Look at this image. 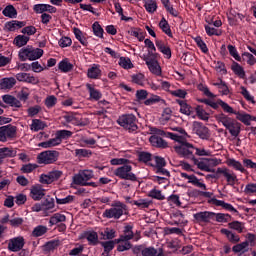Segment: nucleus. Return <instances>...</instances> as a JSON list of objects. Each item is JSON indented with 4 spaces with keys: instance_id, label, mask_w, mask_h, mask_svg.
<instances>
[{
    "instance_id": "nucleus-1",
    "label": "nucleus",
    "mask_w": 256,
    "mask_h": 256,
    "mask_svg": "<svg viewBox=\"0 0 256 256\" xmlns=\"http://www.w3.org/2000/svg\"><path fill=\"white\" fill-rule=\"evenodd\" d=\"M215 119L218 121V123H222L223 127L229 131L232 137H237L241 134V123H239L237 120L224 113L217 114Z\"/></svg>"
},
{
    "instance_id": "nucleus-2",
    "label": "nucleus",
    "mask_w": 256,
    "mask_h": 256,
    "mask_svg": "<svg viewBox=\"0 0 256 256\" xmlns=\"http://www.w3.org/2000/svg\"><path fill=\"white\" fill-rule=\"evenodd\" d=\"M123 215H127V205L121 201L112 203L110 209H106L102 217L104 219H121Z\"/></svg>"
},
{
    "instance_id": "nucleus-3",
    "label": "nucleus",
    "mask_w": 256,
    "mask_h": 256,
    "mask_svg": "<svg viewBox=\"0 0 256 256\" xmlns=\"http://www.w3.org/2000/svg\"><path fill=\"white\" fill-rule=\"evenodd\" d=\"M117 124L123 127L128 133H135L139 126H137V116L134 114H122L117 119Z\"/></svg>"
},
{
    "instance_id": "nucleus-4",
    "label": "nucleus",
    "mask_w": 256,
    "mask_h": 256,
    "mask_svg": "<svg viewBox=\"0 0 256 256\" xmlns=\"http://www.w3.org/2000/svg\"><path fill=\"white\" fill-rule=\"evenodd\" d=\"M133 166L126 164L123 166H120L114 170L115 177H118V179H124V181H132L135 183L136 181H139L137 178V175L132 172Z\"/></svg>"
},
{
    "instance_id": "nucleus-5",
    "label": "nucleus",
    "mask_w": 256,
    "mask_h": 256,
    "mask_svg": "<svg viewBox=\"0 0 256 256\" xmlns=\"http://www.w3.org/2000/svg\"><path fill=\"white\" fill-rule=\"evenodd\" d=\"M37 159L40 165H51L52 163H55L57 159H59V152L55 150H46L44 152H41L38 155Z\"/></svg>"
},
{
    "instance_id": "nucleus-6",
    "label": "nucleus",
    "mask_w": 256,
    "mask_h": 256,
    "mask_svg": "<svg viewBox=\"0 0 256 256\" xmlns=\"http://www.w3.org/2000/svg\"><path fill=\"white\" fill-rule=\"evenodd\" d=\"M175 151L178 155L185 157V159H191V161L195 159V155H193L195 153V147L189 142H184L180 146H176Z\"/></svg>"
},
{
    "instance_id": "nucleus-7",
    "label": "nucleus",
    "mask_w": 256,
    "mask_h": 256,
    "mask_svg": "<svg viewBox=\"0 0 256 256\" xmlns=\"http://www.w3.org/2000/svg\"><path fill=\"white\" fill-rule=\"evenodd\" d=\"M17 135V127L11 124L0 127V141L7 143V139H14Z\"/></svg>"
},
{
    "instance_id": "nucleus-8",
    "label": "nucleus",
    "mask_w": 256,
    "mask_h": 256,
    "mask_svg": "<svg viewBox=\"0 0 256 256\" xmlns=\"http://www.w3.org/2000/svg\"><path fill=\"white\" fill-rule=\"evenodd\" d=\"M93 177H95L93 170H82L73 177V183L74 185H81L82 187L83 183H87V181H90Z\"/></svg>"
},
{
    "instance_id": "nucleus-9",
    "label": "nucleus",
    "mask_w": 256,
    "mask_h": 256,
    "mask_svg": "<svg viewBox=\"0 0 256 256\" xmlns=\"http://www.w3.org/2000/svg\"><path fill=\"white\" fill-rule=\"evenodd\" d=\"M63 176V172L59 170H54L49 172L48 174H42L40 176V183L43 185H51L54 181H59Z\"/></svg>"
},
{
    "instance_id": "nucleus-10",
    "label": "nucleus",
    "mask_w": 256,
    "mask_h": 256,
    "mask_svg": "<svg viewBox=\"0 0 256 256\" xmlns=\"http://www.w3.org/2000/svg\"><path fill=\"white\" fill-rule=\"evenodd\" d=\"M193 131L200 137V139H209L210 134H209V128L203 125L202 122L199 121H194L193 122Z\"/></svg>"
},
{
    "instance_id": "nucleus-11",
    "label": "nucleus",
    "mask_w": 256,
    "mask_h": 256,
    "mask_svg": "<svg viewBox=\"0 0 256 256\" xmlns=\"http://www.w3.org/2000/svg\"><path fill=\"white\" fill-rule=\"evenodd\" d=\"M23 247H25V238H23L22 236L12 238L8 243V249L12 253H17L21 251Z\"/></svg>"
},
{
    "instance_id": "nucleus-12",
    "label": "nucleus",
    "mask_w": 256,
    "mask_h": 256,
    "mask_svg": "<svg viewBox=\"0 0 256 256\" xmlns=\"http://www.w3.org/2000/svg\"><path fill=\"white\" fill-rule=\"evenodd\" d=\"M218 173H220V175H223L227 181V185H230V187H234L235 183L237 181H239V179H237V174L231 172V170H229V168L224 167V168H218Z\"/></svg>"
},
{
    "instance_id": "nucleus-13",
    "label": "nucleus",
    "mask_w": 256,
    "mask_h": 256,
    "mask_svg": "<svg viewBox=\"0 0 256 256\" xmlns=\"http://www.w3.org/2000/svg\"><path fill=\"white\" fill-rule=\"evenodd\" d=\"M220 233L221 235H225L229 243H232V245H237V243L241 242V236H239V234L233 232L232 230L222 228L220 230Z\"/></svg>"
},
{
    "instance_id": "nucleus-14",
    "label": "nucleus",
    "mask_w": 256,
    "mask_h": 256,
    "mask_svg": "<svg viewBox=\"0 0 256 256\" xmlns=\"http://www.w3.org/2000/svg\"><path fill=\"white\" fill-rule=\"evenodd\" d=\"M193 217L197 223H209V220L215 217V212H197L196 214H193Z\"/></svg>"
},
{
    "instance_id": "nucleus-15",
    "label": "nucleus",
    "mask_w": 256,
    "mask_h": 256,
    "mask_svg": "<svg viewBox=\"0 0 256 256\" xmlns=\"http://www.w3.org/2000/svg\"><path fill=\"white\" fill-rule=\"evenodd\" d=\"M155 45L158 51H160V53H162L166 59H171L172 53L171 46H169V44L163 42L162 40H156Z\"/></svg>"
},
{
    "instance_id": "nucleus-16",
    "label": "nucleus",
    "mask_w": 256,
    "mask_h": 256,
    "mask_svg": "<svg viewBox=\"0 0 256 256\" xmlns=\"http://www.w3.org/2000/svg\"><path fill=\"white\" fill-rule=\"evenodd\" d=\"M133 237H135V233H133V225L128 224L124 227L123 234L116 239V243H121V241H131Z\"/></svg>"
},
{
    "instance_id": "nucleus-17",
    "label": "nucleus",
    "mask_w": 256,
    "mask_h": 256,
    "mask_svg": "<svg viewBox=\"0 0 256 256\" xmlns=\"http://www.w3.org/2000/svg\"><path fill=\"white\" fill-rule=\"evenodd\" d=\"M209 203H211V205H215L216 207H222L223 209H226V211H230L231 213H239V211H237V209H235L233 205H231L230 203H226L223 200H218L217 198H211L209 200Z\"/></svg>"
},
{
    "instance_id": "nucleus-18",
    "label": "nucleus",
    "mask_w": 256,
    "mask_h": 256,
    "mask_svg": "<svg viewBox=\"0 0 256 256\" xmlns=\"http://www.w3.org/2000/svg\"><path fill=\"white\" fill-rule=\"evenodd\" d=\"M33 10L37 14L41 13H57V8L50 4H35Z\"/></svg>"
},
{
    "instance_id": "nucleus-19",
    "label": "nucleus",
    "mask_w": 256,
    "mask_h": 256,
    "mask_svg": "<svg viewBox=\"0 0 256 256\" xmlns=\"http://www.w3.org/2000/svg\"><path fill=\"white\" fill-rule=\"evenodd\" d=\"M30 197L34 201H41L43 197H45V189H43L40 185H34L30 189Z\"/></svg>"
},
{
    "instance_id": "nucleus-20",
    "label": "nucleus",
    "mask_w": 256,
    "mask_h": 256,
    "mask_svg": "<svg viewBox=\"0 0 256 256\" xmlns=\"http://www.w3.org/2000/svg\"><path fill=\"white\" fill-rule=\"evenodd\" d=\"M27 25L25 21L12 20L5 23V29L7 31H17V29H23Z\"/></svg>"
},
{
    "instance_id": "nucleus-21",
    "label": "nucleus",
    "mask_w": 256,
    "mask_h": 256,
    "mask_svg": "<svg viewBox=\"0 0 256 256\" xmlns=\"http://www.w3.org/2000/svg\"><path fill=\"white\" fill-rule=\"evenodd\" d=\"M158 27L159 29H161V31L165 33V35L173 39V32L171 31V25H169V22L167 21V19H165V17H162V19L158 24Z\"/></svg>"
},
{
    "instance_id": "nucleus-22",
    "label": "nucleus",
    "mask_w": 256,
    "mask_h": 256,
    "mask_svg": "<svg viewBox=\"0 0 256 256\" xmlns=\"http://www.w3.org/2000/svg\"><path fill=\"white\" fill-rule=\"evenodd\" d=\"M2 101H4L6 105H10V107H22L21 101H19L16 97L11 96L9 94L3 95Z\"/></svg>"
},
{
    "instance_id": "nucleus-23",
    "label": "nucleus",
    "mask_w": 256,
    "mask_h": 256,
    "mask_svg": "<svg viewBox=\"0 0 256 256\" xmlns=\"http://www.w3.org/2000/svg\"><path fill=\"white\" fill-rule=\"evenodd\" d=\"M236 119L238 121H241V123H243V125H246L247 127H249V125H251V121H253V119H255V116H253L251 114H247V113L237 112Z\"/></svg>"
},
{
    "instance_id": "nucleus-24",
    "label": "nucleus",
    "mask_w": 256,
    "mask_h": 256,
    "mask_svg": "<svg viewBox=\"0 0 256 256\" xmlns=\"http://www.w3.org/2000/svg\"><path fill=\"white\" fill-rule=\"evenodd\" d=\"M231 69L233 73L236 74L237 77H239L240 79H247V74L245 73V69L239 63L233 62L231 65Z\"/></svg>"
},
{
    "instance_id": "nucleus-25",
    "label": "nucleus",
    "mask_w": 256,
    "mask_h": 256,
    "mask_svg": "<svg viewBox=\"0 0 256 256\" xmlns=\"http://www.w3.org/2000/svg\"><path fill=\"white\" fill-rule=\"evenodd\" d=\"M100 244L104 247L103 256H109V253L115 249V245H117V239L109 240L105 242H100Z\"/></svg>"
},
{
    "instance_id": "nucleus-26",
    "label": "nucleus",
    "mask_w": 256,
    "mask_h": 256,
    "mask_svg": "<svg viewBox=\"0 0 256 256\" xmlns=\"http://www.w3.org/2000/svg\"><path fill=\"white\" fill-rule=\"evenodd\" d=\"M232 251L233 253L237 254V253H247L249 251V241H244L242 243H236L233 247H232Z\"/></svg>"
},
{
    "instance_id": "nucleus-27",
    "label": "nucleus",
    "mask_w": 256,
    "mask_h": 256,
    "mask_svg": "<svg viewBox=\"0 0 256 256\" xmlns=\"http://www.w3.org/2000/svg\"><path fill=\"white\" fill-rule=\"evenodd\" d=\"M55 135L61 145L63 141H67V139H71V137H73V132L70 130H58Z\"/></svg>"
},
{
    "instance_id": "nucleus-28",
    "label": "nucleus",
    "mask_w": 256,
    "mask_h": 256,
    "mask_svg": "<svg viewBox=\"0 0 256 256\" xmlns=\"http://www.w3.org/2000/svg\"><path fill=\"white\" fill-rule=\"evenodd\" d=\"M16 84H17V80H15V78L13 77L2 78L0 80L1 89H13V87H15Z\"/></svg>"
},
{
    "instance_id": "nucleus-29",
    "label": "nucleus",
    "mask_w": 256,
    "mask_h": 256,
    "mask_svg": "<svg viewBox=\"0 0 256 256\" xmlns=\"http://www.w3.org/2000/svg\"><path fill=\"white\" fill-rule=\"evenodd\" d=\"M86 88L90 95V99H94V101H99V99H101V97H103V94L101 93V91H99L98 89L93 87V85L86 84Z\"/></svg>"
},
{
    "instance_id": "nucleus-30",
    "label": "nucleus",
    "mask_w": 256,
    "mask_h": 256,
    "mask_svg": "<svg viewBox=\"0 0 256 256\" xmlns=\"http://www.w3.org/2000/svg\"><path fill=\"white\" fill-rule=\"evenodd\" d=\"M138 161L140 163H145V165H150V167H153V164L149 163L153 161V154H151L150 152L142 151L138 154Z\"/></svg>"
},
{
    "instance_id": "nucleus-31",
    "label": "nucleus",
    "mask_w": 256,
    "mask_h": 256,
    "mask_svg": "<svg viewBox=\"0 0 256 256\" xmlns=\"http://www.w3.org/2000/svg\"><path fill=\"white\" fill-rule=\"evenodd\" d=\"M2 14L9 19H17V9L11 4L3 9Z\"/></svg>"
},
{
    "instance_id": "nucleus-32",
    "label": "nucleus",
    "mask_w": 256,
    "mask_h": 256,
    "mask_svg": "<svg viewBox=\"0 0 256 256\" xmlns=\"http://www.w3.org/2000/svg\"><path fill=\"white\" fill-rule=\"evenodd\" d=\"M73 67V64H71L67 59H63L58 63V69L61 73H69L73 71Z\"/></svg>"
},
{
    "instance_id": "nucleus-33",
    "label": "nucleus",
    "mask_w": 256,
    "mask_h": 256,
    "mask_svg": "<svg viewBox=\"0 0 256 256\" xmlns=\"http://www.w3.org/2000/svg\"><path fill=\"white\" fill-rule=\"evenodd\" d=\"M67 221V217L64 214L56 213L49 220V227H53V225H57V223H65Z\"/></svg>"
},
{
    "instance_id": "nucleus-34",
    "label": "nucleus",
    "mask_w": 256,
    "mask_h": 256,
    "mask_svg": "<svg viewBox=\"0 0 256 256\" xmlns=\"http://www.w3.org/2000/svg\"><path fill=\"white\" fill-rule=\"evenodd\" d=\"M177 103L180 105V113L183 115H191L193 113V108L185 100H177Z\"/></svg>"
},
{
    "instance_id": "nucleus-35",
    "label": "nucleus",
    "mask_w": 256,
    "mask_h": 256,
    "mask_svg": "<svg viewBox=\"0 0 256 256\" xmlns=\"http://www.w3.org/2000/svg\"><path fill=\"white\" fill-rule=\"evenodd\" d=\"M117 251L119 253H123V251H129L130 249H133V244L129 242V240H120V242L116 243Z\"/></svg>"
},
{
    "instance_id": "nucleus-36",
    "label": "nucleus",
    "mask_w": 256,
    "mask_h": 256,
    "mask_svg": "<svg viewBox=\"0 0 256 256\" xmlns=\"http://www.w3.org/2000/svg\"><path fill=\"white\" fill-rule=\"evenodd\" d=\"M217 107L219 109V106L222 107L224 113H230L231 115H237V111H235L233 109V107H231L229 104H227V102H224L221 99H218L217 102Z\"/></svg>"
},
{
    "instance_id": "nucleus-37",
    "label": "nucleus",
    "mask_w": 256,
    "mask_h": 256,
    "mask_svg": "<svg viewBox=\"0 0 256 256\" xmlns=\"http://www.w3.org/2000/svg\"><path fill=\"white\" fill-rule=\"evenodd\" d=\"M85 237L89 245H99V235L95 231L86 232Z\"/></svg>"
},
{
    "instance_id": "nucleus-38",
    "label": "nucleus",
    "mask_w": 256,
    "mask_h": 256,
    "mask_svg": "<svg viewBox=\"0 0 256 256\" xmlns=\"http://www.w3.org/2000/svg\"><path fill=\"white\" fill-rule=\"evenodd\" d=\"M228 167H233L235 171H240V173H247V170L243 168V164L235 159H228L227 161Z\"/></svg>"
},
{
    "instance_id": "nucleus-39",
    "label": "nucleus",
    "mask_w": 256,
    "mask_h": 256,
    "mask_svg": "<svg viewBox=\"0 0 256 256\" xmlns=\"http://www.w3.org/2000/svg\"><path fill=\"white\" fill-rule=\"evenodd\" d=\"M188 183H191V185H194V187H199L200 189L207 191V185H205L203 182H200L199 178H197V176L194 174L188 176Z\"/></svg>"
},
{
    "instance_id": "nucleus-40",
    "label": "nucleus",
    "mask_w": 256,
    "mask_h": 256,
    "mask_svg": "<svg viewBox=\"0 0 256 256\" xmlns=\"http://www.w3.org/2000/svg\"><path fill=\"white\" fill-rule=\"evenodd\" d=\"M61 145L57 136L55 138L49 139L48 141L41 142L38 146L42 147L43 149H51V147H57Z\"/></svg>"
},
{
    "instance_id": "nucleus-41",
    "label": "nucleus",
    "mask_w": 256,
    "mask_h": 256,
    "mask_svg": "<svg viewBox=\"0 0 256 256\" xmlns=\"http://www.w3.org/2000/svg\"><path fill=\"white\" fill-rule=\"evenodd\" d=\"M150 143H152L154 147H160L162 149H165V147H167V143L165 142V140L155 135L150 137Z\"/></svg>"
},
{
    "instance_id": "nucleus-42",
    "label": "nucleus",
    "mask_w": 256,
    "mask_h": 256,
    "mask_svg": "<svg viewBox=\"0 0 256 256\" xmlns=\"http://www.w3.org/2000/svg\"><path fill=\"white\" fill-rule=\"evenodd\" d=\"M30 37L29 36H25V35H18L14 38V45H16V47H25V45H27V43H29L30 41Z\"/></svg>"
},
{
    "instance_id": "nucleus-43",
    "label": "nucleus",
    "mask_w": 256,
    "mask_h": 256,
    "mask_svg": "<svg viewBox=\"0 0 256 256\" xmlns=\"http://www.w3.org/2000/svg\"><path fill=\"white\" fill-rule=\"evenodd\" d=\"M73 33L76 37V39L83 45L84 47H87L89 45V42L87 41V38L83 36V32L79 28H74Z\"/></svg>"
},
{
    "instance_id": "nucleus-44",
    "label": "nucleus",
    "mask_w": 256,
    "mask_h": 256,
    "mask_svg": "<svg viewBox=\"0 0 256 256\" xmlns=\"http://www.w3.org/2000/svg\"><path fill=\"white\" fill-rule=\"evenodd\" d=\"M205 31L208 37H213V35H215L216 37H221V35H223L222 30L211 26V24L205 25Z\"/></svg>"
},
{
    "instance_id": "nucleus-45",
    "label": "nucleus",
    "mask_w": 256,
    "mask_h": 256,
    "mask_svg": "<svg viewBox=\"0 0 256 256\" xmlns=\"http://www.w3.org/2000/svg\"><path fill=\"white\" fill-rule=\"evenodd\" d=\"M147 67L150 71V73H153V75H161V66H159V62L154 61V62H147Z\"/></svg>"
},
{
    "instance_id": "nucleus-46",
    "label": "nucleus",
    "mask_w": 256,
    "mask_h": 256,
    "mask_svg": "<svg viewBox=\"0 0 256 256\" xmlns=\"http://www.w3.org/2000/svg\"><path fill=\"white\" fill-rule=\"evenodd\" d=\"M33 46L28 45L22 49L19 50L18 57L20 61H25L26 59H29L31 55V49Z\"/></svg>"
},
{
    "instance_id": "nucleus-47",
    "label": "nucleus",
    "mask_w": 256,
    "mask_h": 256,
    "mask_svg": "<svg viewBox=\"0 0 256 256\" xmlns=\"http://www.w3.org/2000/svg\"><path fill=\"white\" fill-rule=\"evenodd\" d=\"M17 155V152L11 148H0V159L3 161V159H7V157H15Z\"/></svg>"
},
{
    "instance_id": "nucleus-48",
    "label": "nucleus",
    "mask_w": 256,
    "mask_h": 256,
    "mask_svg": "<svg viewBox=\"0 0 256 256\" xmlns=\"http://www.w3.org/2000/svg\"><path fill=\"white\" fill-rule=\"evenodd\" d=\"M47 127V125L45 124V122L39 120V119H33L32 120V124H31V130L32 131H43V129H45Z\"/></svg>"
},
{
    "instance_id": "nucleus-49",
    "label": "nucleus",
    "mask_w": 256,
    "mask_h": 256,
    "mask_svg": "<svg viewBox=\"0 0 256 256\" xmlns=\"http://www.w3.org/2000/svg\"><path fill=\"white\" fill-rule=\"evenodd\" d=\"M43 49L40 48H33L30 50V57L28 58L29 61H36V59H41L43 57Z\"/></svg>"
},
{
    "instance_id": "nucleus-50",
    "label": "nucleus",
    "mask_w": 256,
    "mask_h": 256,
    "mask_svg": "<svg viewBox=\"0 0 256 256\" xmlns=\"http://www.w3.org/2000/svg\"><path fill=\"white\" fill-rule=\"evenodd\" d=\"M87 75L89 79H99L101 77V69L97 66H92L88 69Z\"/></svg>"
},
{
    "instance_id": "nucleus-51",
    "label": "nucleus",
    "mask_w": 256,
    "mask_h": 256,
    "mask_svg": "<svg viewBox=\"0 0 256 256\" xmlns=\"http://www.w3.org/2000/svg\"><path fill=\"white\" fill-rule=\"evenodd\" d=\"M228 227L233 231H237V233H243V230L245 229L243 222H239L237 220L228 223Z\"/></svg>"
},
{
    "instance_id": "nucleus-52",
    "label": "nucleus",
    "mask_w": 256,
    "mask_h": 256,
    "mask_svg": "<svg viewBox=\"0 0 256 256\" xmlns=\"http://www.w3.org/2000/svg\"><path fill=\"white\" fill-rule=\"evenodd\" d=\"M48 229L47 226L38 225L32 231V237H43L45 233H47Z\"/></svg>"
},
{
    "instance_id": "nucleus-53",
    "label": "nucleus",
    "mask_w": 256,
    "mask_h": 256,
    "mask_svg": "<svg viewBox=\"0 0 256 256\" xmlns=\"http://www.w3.org/2000/svg\"><path fill=\"white\" fill-rule=\"evenodd\" d=\"M16 79L17 81H23L25 83H33V81H35V77L28 73H18L16 74Z\"/></svg>"
},
{
    "instance_id": "nucleus-54",
    "label": "nucleus",
    "mask_w": 256,
    "mask_h": 256,
    "mask_svg": "<svg viewBox=\"0 0 256 256\" xmlns=\"http://www.w3.org/2000/svg\"><path fill=\"white\" fill-rule=\"evenodd\" d=\"M148 197H151L152 199H157V201H165V195L161 192V190L152 189L148 193Z\"/></svg>"
},
{
    "instance_id": "nucleus-55",
    "label": "nucleus",
    "mask_w": 256,
    "mask_h": 256,
    "mask_svg": "<svg viewBox=\"0 0 256 256\" xmlns=\"http://www.w3.org/2000/svg\"><path fill=\"white\" fill-rule=\"evenodd\" d=\"M144 9H146L147 13L153 14L157 11V1L148 0L144 4Z\"/></svg>"
},
{
    "instance_id": "nucleus-56",
    "label": "nucleus",
    "mask_w": 256,
    "mask_h": 256,
    "mask_svg": "<svg viewBox=\"0 0 256 256\" xmlns=\"http://www.w3.org/2000/svg\"><path fill=\"white\" fill-rule=\"evenodd\" d=\"M132 83H135L136 85H140L143 87L145 85V74L143 73H137L131 76Z\"/></svg>"
},
{
    "instance_id": "nucleus-57",
    "label": "nucleus",
    "mask_w": 256,
    "mask_h": 256,
    "mask_svg": "<svg viewBox=\"0 0 256 256\" xmlns=\"http://www.w3.org/2000/svg\"><path fill=\"white\" fill-rule=\"evenodd\" d=\"M157 103H165V101L162 99L161 96H158V95H152V97L144 101V105L146 106L155 105Z\"/></svg>"
},
{
    "instance_id": "nucleus-58",
    "label": "nucleus",
    "mask_w": 256,
    "mask_h": 256,
    "mask_svg": "<svg viewBox=\"0 0 256 256\" xmlns=\"http://www.w3.org/2000/svg\"><path fill=\"white\" fill-rule=\"evenodd\" d=\"M92 31L96 37H99V39H103L104 30L99 22L96 21L92 24Z\"/></svg>"
},
{
    "instance_id": "nucleus-59",
    "label": "nucleus",
    "mask_w": 256,
    "mask_h": 256,
    "mask_svg": "<svg viewBox=\"0 0 256 256\" xmlns=\"http://www.w3.org/2000/svg\"><path fill=\"white\" fill-rule=\"evenodd\" d=\"M217 223H229L232 219L230 214L225 213H215Z\"/></svg>"
},
{
    "instance_id": "nucleus-60",
    "label": "nucleus",
    "mask_w": 256,
    "mask_h": 256,
    "mask_svg": "<svg viewBox=\"0 0 256 256\" xmlns=\"http://www.w3.org/2000/svg\"><path fill=\"white\" fill-rule=\"evenodd\" d=\"M196 115L202 121H209V114L205 112V108L201 105L196 107Z\"/></svg>"
},
{
    "instance_id": "nucleus-61",
    "label": "nucleus",
    "mask_w": 256,
    "mask_h": 256,
    "mask_svg": "<svg viewBox=\"0 0 256 256\" xmlns=\"http://www.w3.org/2000/svg\"><path fill=\"white\" fill-rule=\"evenodd\" d=\"M194 41L197 47H199V49L202 51V53H209V48H207V44H205V41H203V38H201V36H197L196 38H194Z\"/></svg>"
},
{
    "instance_id": "nucleus-62",
    "label": "nucleus",
    "mask_w": 256,
    "mask_h": 256,
    "mask_svg": "<svg viewBox=\"0 0 256 256\" xmlns=\"http://www.w3.org/2000/svg\"><path fill=\"white\" fill-rule=\"evenodd\" d=\"M44 211H49L55 208V199L48 197L42 202Z\"/></svg>"
},
{
    "instance_id": "nucleus-63",
    "label": "nucleus",
    "mask_w": 256,
    "mask_h": 256,
    "mask_svg": "<svg viewBox=\"0 0 256 256\" xmlns=\"http://www.w3.org/2000/svg\"><path fill=\"white\" fill-rule=\"evenodd\" d=\"M192 161L194 165H196L198 169H200V171H211V168L209 167V165H207V163H205L204 161H199L195 157L192 159Z\"/></svg>"
},
{
    "instance_id": "nucleus-64",
    "label": "nucleus",
    "mask_w": 256,
    "mask_h": 256,
    "mask_svg": "<svg viewBox=\"0 0 256 256\" xmlns=\"http://www.w3.org/2000/svg\"><path fill=\"white\" fill-rule=\"evenodd\" d=\"M157 249H155V247L150 246V247H145L142 250V256H155L157 255Z\"/></svg>"
}]
</instances>
